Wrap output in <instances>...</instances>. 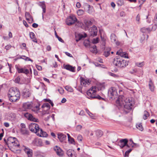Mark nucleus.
<instances>
[{"label": "nucleus", "instance_id": "f257e3e1", "mask_svg": "<svg viewBox=\"0 0 157 157\" xmlns=\"http://www.w3.org/2000/svg\"><path fill=\"white\" fill-rule=\"evenodd\" d=\"M116 103L120 106H123L125 109L128 110L132 109L134 101L132 98H126L123 95H120L116 101Z\"/></svg>", "mask_w": 157, "mask_h": 157}, {"label": "nucleus", "instance_id": "f03ea898", "mask_svg": "<svg viewBox=\"0 0 157 157\" xmlns=\"http://www.w3.org/2000/svg\"><path fill=\"white\" fill-rule=\"evenodd\" d=\"M105 89V85L103 83H100L97 88L96 86H92L87 92V94L89 98H97L99 99H101L102 98L97 95L96 96V92L97 89L98 90H102Z\"/></svg>", "mask_w": 157, "mask_h": 157}, {"label": "nucleus", "instance_id": "7ed1b4c3", "mask_svg": "<svg viewBox=\"0 0 157 157\" xmlns=\"http://www.w3.org/2000/svg\"><path fill=\"white\" fill-rule=\"evenodd\" d=\"M8 95L10 101L12 102L16 101L19 99L20 96V93L18 89L14 87L11 88L9 89Z\"/></svg>", "mask_w": 157, "mask_h": 157}, {"label": "nucleus", "instance_id": "20e7f679", "mask_svg": "<svg viewBox=\"0 0 157 157\" xmlns=\"http://www.w3.org/2000/svg\"><path fill=\"white\" fill-rule=\"evenodd\" d=\"M113 63L115 66L121 68L125 67L128 65L126 61L122 59L119 56H117L114 58Z\"/></svg>", "mask_w": 157, "mask_h": 157}, {"label": "nucleus", "instance_id": "39448f33", "mask_svg": "<svg viewBox=\"0 0 157 157\" xmlns=\"http://www.w3.org/2000/svg\"><path fill=\"white\" fill-rule=\"evenodd\" d=\"M29 128L30 131L36 134L38 130L40 128H39V125L35 123H31L29 124Z\"/></svg>", "mask_w": 157, "mask_h": 157}, {"label": "nucleus", "instance_id": "423d86ee", "mask_svg": "<svg viewBox=\"0 0 157 157\" xmlns=\"http://www.w3.org/2000/svg\"><path fill=\"white\" fill-rule=\"evenodd\" d=\"M77 21V19L75 16L72 15L68 17L66 20V23L68 25L74 24Z\"/></svg>", "mask_w": 157, "mask_h": 157}, {"label": "nucleus", "instance_id": "0eeeda50", "mask_svg": "<svg viewBox=\"0 0 157 157\" xmlns=\"http://www.w3.org/2000/svg\"><path fill=\"white\" fill-rule=\"evenodd\" d=\"M24 115L29 120L35 122H39L37 118L34 117L31 114L29 113H24Z\"/></svg>", "mask_w": 157, "mask_h": 157}, {"label": "nucleus", "instance_id": "6e6552de", "mask_svg": "<svg viewBox=\"0 0 157 157\" xmlns=\"http://www.w3.org/2000/svg\"><path fill=\"white\" fill-rule=\"evenodd\" d=\"M90 36H94L97 35L98 33V29L97 27L93 25L92 27L90 28Z\"/></svg>", "mask_w": 157, "mask_h": 157}, {"label": "nucleus", "instance_id": "1a4fd4ad", "mask_svg": "<svg viewBox=\"0 0 157 157\" xmlns=\"http://www.w3.org/2000/svg\"><path fill=\"white\" fill-rule=\"evenodd\" d=\"M108 94L112 96H116L117 95V91L116 88L114 87H111L108 91Z\"/></svg>", "mask_w": 157, "mask_h": 157}, {"label": "nucleus", "instance_id": "9d476101", "mask_svg": "<svg viewBox=\"0 0 157 157\" xmlns=\"http://www.w3.org/2000/svg\"><path fill=\"white\" fill-rule=\"evenodd\" d=\"M32 102H28L24 103L22 106V109L23 111H26L27 109L31 108L32 106Z\"/></svg>", "mask_w": 157, "mask_h": 157}, {"label": "nucleus", "instance_id": "9b49d317", "mask_svg": "<svg viewBox=\"0 0 157 157\" xmlns=\"http://www.w3.org/2000/svg\"><path fill=\"white\" fill-rule=\"evenodd\" d=\"M128 143V140L127 139H121L118 142L119 145L122 148L125 146H127V144Z\"/></svg>", "mask_w": 157, "mask_h": 157}, {"label": "nucleus", "instance_id": "f8f14e48", "mask_svg": "<svg viewBox=\"0 0 157 157\" xmlns=\"http://www.w3.org/2000/svg\"><path fill=\"white\" fill-rule=\"evenodd\" d=\"M15 67L18 73H23L27 75L29 73V70L28 69L19 67L17 65L15 66Z\"/></svg>", "mask_w": 157, "mask_h": 157}, {"label": "nucleus", "instance_id": "ddd939ff", "mask_svg": "<svg viewBox=\"0 0 157 157\" xmlns=\"http://www.w3.org/2000/svg\"><path fill=\"white\" fill-rule=\"evenodd\" d=\"M54 149L58 155L61 156L63 155V151L59 147L56 146L54 147Z\"/></svg>", "mask_w": 157, "mask_h": 157}, {"label": "nucleus", "instance_id": "4468645a", "mask_svg": "<svg viewBox=\"0 0 157 157\" xmlns=\"http://www.w3.org/2000/svg\"><path fill=\"white\" fill-rule=\"evenodd\" d=\"M33 145L37 146H41L42 145V142L41 140L38 139H34L33 142Z\"/></svg>", "mask_w": 157, "mask_h": 157}, {"label": "nucleus", "instance_id": "2eb2a0df", "mask_svg": "<svg viewBox=\"0 0 157 157\" xmlns=\"http://www.w3.org/2000/svg\"><path fill=\"white\" fill-rule=\"evenodd\" d=\"M25 16L26 20L29 23H31L33 22V18L29 12H26L25 13Z\"/></svg>", "mask_w": 157, "mask_h": 157}, {"label": "nucleus", "instance_id": "dca6fc26", "mask_svg": "<svg viewBox=\"0 0 157 157\" xmlns=\"http://www.w3.org/2000/svg\"><path fill=\"white\" fill-rule=\"evenodd\" d=\"M87 36V34L86 33H84L82 34H77L76 35V41L78 42L79 40L82 39V38H84Z\"/></svg>", "mask_w": 157, "mask_h": 157}, {"label": "nucleus", "instance_id": "f3484780", "mask_svg": "<svg viewBox=\"0 0 157 157\" xmlns=\"http://www.w3.org/2000/svg\"><path fill=\"white\" fill-rule=\"evenodd\" d=\"M37 135L40 137H46L48 135L47 133L42 130L40 128L38 130Z\"/></svg>", "mask_w": 157, "mask_h": 157}, {"label": "nucleus", "instance_id": "a211bd4d", "mask_svg": "<svg viewBox=\"0 0 157 157\" xmlns=\"http://www.w3.org/2000/svg\"><path fill=\"white\" fill-rule=\"evenodd\" d=\"M24 150L25 152L27 154L28 157H32L33 154L32 150L29 148L24 147Z\"/></svg>", "mask_w": 157, "mask_h": 157}, {"label": "nucleus", "instance_id": "6ab92c4d", "mask_svg": "<svg viewBox=\"0 0 157 157\" xmlns=\"http://www.w3.org/2000/svg\"><path fill=\"white\" fill-rule=\"evenodd\" d=\"M18 142L16 138L14 137H10L8 139L7 143L10 145L13 144L14 143Z\"/></svg>", "mask_w": 157, "mask_h": 157}, {"label": "nucleus", "instance_id": "aec40b11", "mask_svg": "<svg viewBox=\"0 0 157 157\" xmlns=\"http://www.w3.org/2000/svg\"><path fill=\"white\" fill-rule=\"evenodd\" d=\"M22 95L25 98L29 97L30 95V93L29 90L24 89L22 91Z\"/></svg>", "mask_w": 157, "mask_h": 157}, {"label": "nucleus", "instance_id": "412c9836", "mask_svg": "<svg viewBox=\"0 0 157 157\" xmlns=\"http://www.w3.org/2000/svg\"><path fill=\"white\" fill-rule=\"evenodd\" d=\"M58 137L60 141L61 142L66 140L67 137L66 135L62 133H58Z\"/></svg>", "mask_w": 157, "mask_h": 157}, {"label": "nucleus", "instance_id": "4be33fe9", "mask_svg": "<svg viewBox=\"0 0 157 157\" xmlns=\"http://www.w3.org/2000/svg\"><path fill=\"white\" fill-rule=\"evenodd\" d=\"M63 67L64 69L66 70L70 71L72 72H74L75 69L74 67H73L72 66L69 65H63Z\"/></svg>", "mask_w": 157, "mask_h": 157}, {"label": "nucleus", "instance_id": "5701e85b", "mask_svg": "<svg viewBox=\"0 0 157 157\" xmlns=\"http://www.w3.org/2000/svg\"><path fill=\"white\" fill-rule=\"evenodd\" d=\"M81 84L82 85L85 86L86 84H89V82L81 76L80 78Z\"/></svg>", "mask_w": 157, "mask_h": 157}, {"label": "nucleus", "instance_id": "b1692460", "mask_svg": "<svg viewBox=\"0 0 157 157\" xmlns=\"http://www.w3.org/2000/svg\"><path fill=\"white\" fill-rule=\"evenodd\" d=\"M75 152L71 149H69L67 151V154L69 157H75L74 155Z\"/></svg>", "mask_w": 157, "mask_h": 157}, {"label": "nucleus", "instance_id": "393cba45", "mask_svg": "<svg viewBox=\"0 0 157 157\" xmlns=\"http://www.w3.org/2000/svg\"><path fill=\"white\" fill-rule=\"evenodd\" d=\"M84 24L85 26L87 28H89L92 25V22L90 20H85L84 21Z\"/></svg>", "mask_w": 157, "mask_h": 157}, {"label": "nucleus", "instance_id": "a878e982", "mask_svg": "<svg viewBox=\"0 0 157 157\" xmlns=\"http://www.w3.org/2000/svg\"><path fill=\"white\" fill-rule=\"evenodd\" d=\"M148 86L150 90L151 91L153 92L155 90V86L153 83L152 82L151 79H150L149 81Z\"/></svg>", "mask_w": 157, "mask_h": 157}, {"label": "nucleus", "instance_id": "bb28decb", "mask_svg": "<svg viewBox=\"0 0 157 157\" xmlns=\"http://www.w3.org/2000/svg\"><path fill=\"white\" fill-rule=\"evenodd\" d=\"M16 118V115L15 114L11 113L10 114L8 117V118L11 121H14Z\"/></svg>", "mask_w": 157, "mask_h": 157}, {"label": "nucleus", "instance_id": "cd10ccee", "mask_svg": "<svg viewBox=\"0 0 157 157\" xmlns=\"http://www.w3.org/2000/svg\"><path fill=\"white\" fill-rule=\"evenodd\" d=\"M95 135L98 138L101 137L103 134V132L100 130H97L95 131Z\"/></svg>", "mask_w": 157, "mask_h": 157}, {"label": "nucleus", "instance_id": "c85d7f7f", "mask_svg": "<svg viewBox=\"0 0 157 157\" xmlns=\"http://www.w3.org/2000/svg\"><path fill=\"white\" fill-rule=\"evenodd\" d=\"M41 7L43 9V13L42 14V18H44V14L43 13H44L46 12V5L44 2H43L41 3Z\"/></svg>", "mask_w": 157, "mask_h": 157}, {"label": "nucleus", "instance_id": "c756f323", "mask_svg": "<svg viewBox=\"0 0 157 157\" xmlns=\"http://www.w3.org/2000/svg\"><path fill=\"white\" fill-rule=\"evenodd\" d=\"M110 39L112 42H115L116 39V35L113 33L110 36Z\"/></svg>", "mask_w": 157, "mask_h": 157}, {"label": "nucleus", "instance_id": "7c9ffc66", "mask_svg": "<svg viewBox=\"0 0 157 157\" xmlns=\"http://www.w3.org/2000/svg\"><path fill=\"white\" fill-rule=\"evenodd\" d=\"M149 116V114L148 112L147 111H144V116L143 117V118L144 120H146Z\"/></svg>", "mask_w": 157, "mask_h": 157}, {"label": "nucleus", "instance_id": "2f4dec72", "mask_svg": "<svg viewBox=\"0 0 157 157\" xmlns=\"http://www.w3.org/2000/svg\"><path fill=\"white\" fill-rule=\"evenodd\" d=\"M136 128L141 131H142L143 130V128L141 123H138L136 125Z\"/></svg>", "mask_w": 157, "mask_h": 157}, {"label": "nucleus", "instance_id": "473e14b6", "mask_svg": "<svg viewBox=\"0 0 157 157\" xmlns=\"http://www.w3.org/2000/svg\"><path fill=\"white\" fill-rule=\"evenodd\" d=\"M65 88L67 90L70 92H72L73 91V90L72 87L69 86H66L65 87Z\"/></svg>", "mask_w": 157, "mask_h": 157}, {"label": "nucleus", "instance_id": "72a5a7b5", "mask_svg": "<svg viewBox=\"0 0 157 157\" xmlns=\"http://www.w3.org/2000/svg\"><path fill=\"white\" fill-rule=\"evenodd\" d=\"M21 132L22 134H26L28 133L27 130L26 128H21Z\"/></svg>", "mask_w": 157, "mask_h": 157}, {"label": "nucleus", "instance_id": "f704fd0d", "mask_svg": "<svg viewBox=\"0 0 157 157\" xmlns=\"http://www.w3.org/2000/svg\"><path fill=\"white\" fill-rule=\"evenodd\" d=\"M90 41L89 40H85L84 42V45L86 47H88L89 46Z\"/></svg>", "mask_w": 157, "mask_h": 157}, {"label": "nucleus", "instance_id": "c9c22d12", "mask_svg": "<svg viewBox=\"0 0 157 157\" xmlns=\"http://www.w3.org/2000/svg\"><path fill=\"white\" fill-rule=\"evenodd\" d=\"M77 13L78 15L81 16L84 14V11L83 10H79L77 11Z\"/></svg>", "mask_w": 157, "mask_h": 157}, {"label": "nucleus", "instance_id": "e433bc0d", "mask_svg": "<svg viewBox=\"0 0 157 157\" xmlns=\"http://www.w3.org/2000/svg\"><path fill=\"white\" fill-rule=\"evenodd\" d=\"M136 144L134 143L133 142H128V144H127V147H133Z\"/></svg>", "mask_w": 157, "mask_h": 157}, {"label": "nucleus", "instance_id": "4c0bfd02", "mask_svg": "<svg viewBox=\"0 0 157 157\" xmlns=\"http://www.w3.org/2000/svg\"><path fill=\"white\" fill-rule=\"evenodd\" d=\"M120 56L122 57H124L125 58H128V55L125 52H122L121 55H120Z\"/></svg>", "mask_w": 157, "mask_h": 157}, {"label": "nucleus", "instance_id": "58836bf2", "mask_svg": "<svg viewBox=\"0 0 157 157\" xmlns=\"http://www.w3.org/2000/svg\"><path fill=\"white\" fill-rule=\"evenodd\" d=\"M68 141L69 143L74 145L75 144V141L73 138L72 137L70 138V139L68 140Z\"/></svg>", "mask_w": 157, "mask_h": 157}, {"label": "nucleus", "instance_id": "ea45409f", "mask_svg": "<svg viewBox=\"0 0 157 157\" xmlns=\"http://www.w3.org/2000/svg\"><path fill=\"white\" fill-rule=\"evenodd\" d=\"M45 107L49 108H50V105L48 103H45L44 104L42 105V107L43 108Z\"/></svg>", "mask_w": 157, "mask_h": 157}, {"label": "nucleus", "instance_id": "a19ab883", "mask_svg": "<svg viewBox=\"0 0 157 157\" xmlns=\"http://www.w3.org/2000/svg\"><path fill=\"white\" fill-rule=\"evenodd\" d=\"M22 56L24 57H25V59H24V58H22V57H21L20 58L23 59L26 61H31L32 62H33V60H32L31 59L29 58L28 57H26L25 56Z\"/></svg>", "mask_w": 157, "mask_h": 157}, {"label": "nucleus", "instance_id": "79ce46f5", "mask_svg": "<svg viewBox=\"0 0 157 157\" xmlns=\"http://www.w3.org/2000/svg\"><path fill=\"white\" fill-rule=\"evenodd\" d=\"M44 101L46 102H49L52 106H53L54 105L52 102L49 99H44Z\"/></svg>", "mask_w": 157, "mask_h": 157}, {"label": "nucleus", "instance_id": "37998d69", "mask_svg": "<svg viewBox=\"0 0 157 157\" xmlns=\"http://www.w3.org/2000/svg\"><path fill=\"white\" fill-rule=\"evenodd\" d=\"M99 39L97 37L96 38H94L92 42L93 44H97L98 42Z\"/></svg>", "mask_w": 157, "mask_h": 157}, {"label": "nucleus", "instance_id": "c03bdc74", "mask_svg": "<svg viewBox=\"0 0 157 157\" xmlns=\"http://www.w3.org/2000/svg\"><path fill=\"white\" fill-rule=\"evenodd\" d=\"M30 37L31 39L34 38L36 37V36L33 32H30L29 33Z\"/></svg>", "mask_w": 157, "mask_h": 157}, {"label": "nucleus", "instance_id": "a18cd8bd", "mask_svg": "<svg viewBox=\"0 0 157 157\" xmlns=\"http://www.w3.org/2000/svg\"><path fill=\"white\" fill-rule=\"evenodd\" d=\"M110 54V51H105L104 53V55L106 57L108 56Z\"/></svg>", "mask_w": 157, "mask_h": 157}, {"label": "nucleus", "instance_id": "49530a36", "mask_svg": "<svg viewBox=\"0 0 157 157\" xmlns=\"http://www.w3.org/2000/svg\"><path fill=\"white\" fill-rule=\"evenodd\" d=\"M58 91L61 94H63L64 93V90L62 88H60L58 89Z\"/></svg>", "mask_w": 157, "mask_h": 157}, {"label": "nucleus", "instance_id": "de8ad7c7", "mask_svg": "<svg viewBox=\"0 0 157 157\" xmlns=\"http://www.w3.org/2000/svg\"><path fill=\"white\" fill-rule=\"evenodd\" d=\"M84 6L86 8L87 7V8L89 10L88 13H90L89 11L90 10V8H91L90 6L89 5L86 3L85 4Z\"/></svg>", "mask_w": 157, "mask_h": 157}, {"label": "nucleus", "instance_id": "09e8293b", "mask_svg": "<svg viewBox=\"0 0 157 157\" xmlns=\"http://www.w3.org/2000/svg\"><path fill=\"white\" fill-rule=\"evenodd\" d=\"M82 137L81 135H79L78 136L77 139L79 141H82Z\"/></svg>", "mask_w": 157, "mask_h": 157}, {"label": "nucleus", "instance_id": "8fccbe9b", "mask_svg": "<svg viewBox=\"0 0 157 157\" xmlns=\"http://www.w3.org/2000/svg\"><path fill=\"white\" fill-rule=\"evenodd\" d=\"M132 149H130L129 150L127 151L125 153V156H128L130 152L132 151Z\"/></svg>", "mask_w": 157, "mask_h": 157}, {"label": "nucleus", "instance_id": "3c124183", "mask_svg": "<svg viewBox=\"0 0 157 157\" xmlns=\"http://www.w3.org/2000/svg\"><path fill=\"white\" fill-rule=\"evenodd\" d=\"M136 65L139 67H141L144 65L143 62H141L139 63H137Z\"/></svg>", "mask_w": 157, "mask_h": 157}, {"label": "nucleus", "instance_id": "603ef678", "mask_svg": "<svg viewBox=\"0 0 157 157\" xmlns=\"http://www.w3.org/2000/svg\"><path fill=\"white\" fill-rule=\"evenodd\" d=\"M11 47V45L10 44L7 45L5 46V48L6 50H8L10 49Z\"/></svg>", "mask_w": 157, "mask_h": 157}, {"label": "nucleus", "instance_id": "864d4df0", "mask_svg": "<svg viewBox=\"0 0 157 157\" xmlns=\"http://www.w3.org/2000/svg\"><path fill=\"white\" fill-rule=\"evenodd\" d=\"M123 52L122 50H119L117 51L116 53V54L117 55L120 56V55Z\"/></svg>", "mask_w": 157, "mask_h": 157}, {"label": "nucleus", "instance_id": "5fc2aeb1", "mask_svg": "<svg viewBox=\"0 0 157 157\" xmlns=\"http://www.w3.org/2000/svg\"><path fill=\"white\" fill-rule=\"evenodd\" d=\"M18 142H16L15 143H14L13 144H12L11 145V146H15V147L19 146V144H18Z\"/></svg>", "mask_w": 157, "mask_h": 157}, {"label": "nucleus", "instance_id": "6e6d98bb", "mask_svg": "<svg viewBox=\"0 0 157 157\" xmlns=\"http://www.w3.org/2000/svg\"><path fill=\"white\" fill-rule=\"evenodd\" d=\"M146 28H143L141 29V31L143 33H147Z\"/></svg>", "mask_w": 157, "mask_h": 157}, {"label": "nucleus", "instance_id": "4d7b16f0", "mask_svg": "<svg viewBox=\"0 0 157 157\" xmlns=\"http://www.w3.org/2000/svg\"><path fill=\"white\" fill-rule=\"evenodd\" d=\"M154 22L155 25H157V14H156L154 20Z\"/></svg>", "mask_w": 157, "mask_h": 157}, {"label": "nucleus", "instance_id": "13d9d810", "mask_svg": "<svg viewBox=\"0 0 157 157\" xmlns=\"http://www.w3.org/2000/svg\"><path fill=\"white\" fill-rule=\"evenodd\" d=\"M108 74H109V75H110V76H112L114 77H115L116 76V75H116L115 74H114V73H112L111 72H109Z\"/></svg>", "mask_w": 157, "mask_h": 157}, {"label": "nucleus", "instance_id": "bf43d9fd", "mask_svg": "<svg viewBox=\"0 0 157 157\" xmlns=\"http://www.w3.org/2000/svg\"><path fill=\"white\" fill-rule=\"evenodd\" d=\"M140 19V16L138 14L137 16L136 17V20L137 21H138V23H139Z\"/></svg>", "mask_w": 157, "mask_h": 157}, {"label": "nucleus", "instance_id": "052dcab7", "mask_svg": "<svg viewBox=\"0 0 157 157\" xmlns=\"http://www.w3.org/2000/svg\"><path fill=\"white\" fill-rule=\"evenodd\" d=\"M15 82L16 83H19L20 81V78L19 77H18L15 80Z\"/></svg>", "mask_w": 157, "mask_h": 157}, {"label": "nucleus", "instance_id": "680f3d73", "mask_svg": "<svg viewBox=\"0 0 157 157\" xmlns=\"http://www.w3.org/2000/svg\"><path fill=\"white\" fill-rule=\"evenodd\" d=\"M23 24L26 27H29L28 25L27 24L26 21L25 20L23 21Z\"/></svg>", "mask_w": 157, "mask_h": 157}, {"label": "nucleus", "instance_id": "e2e57ef3", "mask_svg": "<svg viewBox=\"0 0 157 157\" xmlns=\"http://www.w3.org/2000/svg\"><path fill=\"white\" fill-rule=\"evenodd\" d=\"M79 114L82 116H84V112L83 110H81Z\"/></svg>", "mask_w": 157, "mask_h": 157}, {"label": "nucleus", "instance_id": "0e129e2a", "mask_svg": "<svg viewBox=\"0 0 157 157\" xmlns=\"http://www.w3.org/2000/svg\"><path fill=\"white\" fill-rule=\"evenodd\" d=\"M65 54L68 56L71 57H72V55L69 52H65Z\"/></svg>", "mask_w": 157, "mask_h": 157}, {"label": "nucleus", "instance_id": "69168bd1", "mask_svg": "<svg viewBox=\"0 0 157 157\" xmlns=\"http://www.w3.org/2000/svg\"><path fill=\"white\" fill-rule=\"evenodd\" d=\"M36 67L37 69L39 71H41L42 69V68L41 66L39 65H36Z\"/></svg>", "mask_w": 157, "mask_h": 157}, {"label": "nucleus", "instance_id": "338daca9", "mask_svg": "<svg viewBox=\"0 0 157 157\" xmlns=\"http://www.w3.org/2000/svg\"><path fill=\"white\" fill-rule=\"evenodd\" d=\"M32 26L35 28H36L38 27V25L37 24L34 23L32 25Z\"/></svg>", "mask_w": 157, "mask_h": 157}, {"label": "nucleus", "instance_id": "774afa93", "mask_svg": "<svg viewBox=\"0 0 157 157\" xmlns=\"http://www.w3.org/2000/svg\"><path fill=\"white\" fill-rule=\"evenodd\" d=\"M76 6L78 8H80V7H81L80 3L79 2H77L76 4Z\"/></svg>", "mask_w": 157, "mask_h": 157}]
</instances>
